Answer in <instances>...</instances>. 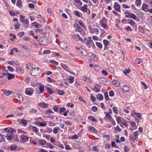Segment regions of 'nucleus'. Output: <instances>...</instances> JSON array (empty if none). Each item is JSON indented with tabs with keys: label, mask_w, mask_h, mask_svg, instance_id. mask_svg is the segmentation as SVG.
<instances>
[{
	"label": "nucleus",
	"mask_w": 152,
	"mask_h": 152,
	"mask_svg": "<svg viewBox=\"0 0 152 152\" xmlns=\"http://www.w3.org/2000/svg\"><path fill=\"white\" fill-rule=\"evenodd\" d=\"M71 37H73L75 39V41H78L80 40L81 41H83V39H82L80 37V36L78 34H72L71 35Z\"/></svg>",
	"instance_id": "obj_4"
},
{
	"label": "nucleus",
	"mask_w": 152,
	"mask_h": 152,
	"mask_svg": "<svg viewBox=\"0 0 152 152\" xmlns=\"http://www.w3.org/2000/svg\"><path fill=\"white\" fill-rule=\"evenodd\" d=\"M37 30H38L39 32L42 34L45 35L47 33L44 32L42 29H37Z\"/></svg>",
	"instance_id": "obj_51"
},
{
	"label": "nucleus",
	"mask_w": 152,
	"mask_h": 152,
	"mask_svg": "<svg viewBox=\"0 0 152 152\" xmlns=\"http://www.w3.org/2000/svg\"><path fill=\"white\" fill-rule=\"evenodd\" d=\"M91 109L94 112H96L98 110V108L96 106H93Z\"/></svg>",
	"instance_id": "obj_61"
},
{
	"label": "nucleus",
	"mask_w": 152,
	"mask_h": 152,
	"mask_svg": "<svg viewBox=\"0 0 152 152\" xmlns=\"http://www.w3.org/2000/svg\"><path fill=\"white\" fill-rule=\"evenodd\" d=\"M130 18H132L133 19H134V20H137L136 19V18H137L136 16L134 14H131V15L130 16Z\"/></svg>",
	"instance_id": "obj_59"
},
{
	"label": "nucleus",
	"mask_w": 152,
	"mask_h": 152,
	"mask_svg": "<svg viewBox=\"0 0 152 152\" xmlns=\"http://www.w3.org/2000/svg\"><path fill=\"white\" fill-rule=\"evenodd\" d=\"M97 99L100 100H102L103 99V97L102 94H97L96 95Z\"/></svg>",
	"instance_id": "obj_18"
},
{
	"label": "nucleus",
	"mask_w": 152,
	"mask_h": 152,
	"mask_svg": "<svg viewBox=\"0 0 152 152\" xmlns=\"http://www.w3.org/2000/svg\"><path fill=\"white\" fill-rule=\"evenodd\" d=\"M10 36L11 37H12V38H11L10 39L11 41H13L14 40L16 39V37L15 36V35L14 34H10Z\"/></svg>",
	"instance_id": "obj_28"
},
{
	"label": "nucleus",
	"mask_w": 152,
	"mask_h": 152,
	"mask_svg": "<svg viewBox=\"0 0 152 152\" xmlns=\"http://www.w3.org/2000/svg\"><path fill=\"white\" fill-rule=\"evenodd\" d=\"M125 16L126 18H130L131 14L128 12H126L125 13Z\"/></svg>",
	"instance_id": "obj_54"
},
{
	"label": "nucleus",
	"mask_w": 152,
	"mask_h": 152,
	"mask_svg": "<svg viewBox=\"0 0 152 152\" xmlns=\"http://www.w3.org/2000/svg\"><path fill=\"white\" fill-rule=\"evenodd\" d=\"M114 92L113 90L110 91L109 92L110 96H114Z\"/></svg>",
	"instance_id": "obj_62"
},
{
	"label": "nucleus",
	"mask_w": 152,
	"mask_h": 152,
	"mask_svg": "<svg viewBox=\"0 0 152 152\" xmlns=\"http://www.w3.org/2000/svg\"><path fill=\"white\" fill-rule=\"evenodd\" d=\"M59 45L61 48L63 49H66L67 47V44L64 42H60Z\"/></svg>",
	"instance_id": "obj_8"
},
{
	"label": "nucleus",
	"mask_w": 152,
	"mask_h": 152,
	"mask_svg": "<svg viewBox=\"0 0 152 152\" xmlns=\"http://www.w3.org/2000/svg\"><path fill=\"white\" fill-rule=\"evenodd\" d=\"M13 133H8L6 136L7 139L8 140H11L13 138Z\"/></svg>",
	"instance_id": "obj_9"
},
{
	"label": "nucleus",
	"mask_w": 152,
	"mask_h": 152,
	"mask_svg": "<svg viewBox=\"0 0 152 152\" xmlns=\"http://www.w3.org/2000/svg\"><path fill=\"white\" fill-rule=\"evenodd\" d=\"M122 89L123 91L127 92H130V87L127 85L123 86L122 87Z\"/></svg>",
	"instance_id": "obj_7"
},
{
	"label": "nucleus",
	"mask_w": 152,
	"mask_h": 152,
	"mask_svg": "<svg viewBox=\"0 0 152 152\" xmlns=\"http://www.w3.org/2000/svg\"><path fill=\"white\" fill-rule=\"evenodd\" d=\"M56 91L59 94L61 95H63L64 94V92L62 90L56 89Z\"/></svg>",
	"instance_id": "obj_22"
},
{
	"label": "nucleus",
	"mask_w": 152,
	"mask_h": 152,
	"mask_svg": "<svg viewBox=\"0 0 152 152\" xmlns=\"http://www.w3.org/2000/svg\"><path fill=\"white\" fill-rule=\"evenodd\" d=\"M38 105L41 107H42L44 108H47L48 106V104L44 102H40L39 103Z\"/></svg>",
	"instance_id": "obj_10"
},
{
	"label": "nucleus",
	"mask_w": 152,
	"mask_h": 152,
	"mask_svg": "<svg viewBox=\"0 0 152 152\" xmlns=\"http://www.w3.org/2000/svg\"><path fill=\"white\" fill-rule=\"evenodd\" d=\"M2 91H3V93L5 94L7 96H9L12 93V91L9 90H2Z\"/></svg>",
	"instance_id": "obj_13"
},
{
	"label": "nucleus",
	"mask_w": 152,
	"mask_h": 152,
	"mask_svg": "<svg viewBox=\"0 0 152 152\" xmlns=\"http://www.w3.org/2000/svg\"><path fill=\"white\" fill-rule=\"evenodd\" d=\"M78 22L79 23V24L80 25V26H81L82 28H84L85 27V25L83 24V23L81 20H79L78 21Z\"/></svg>",
	"instance_id": "obj_49"
},
{
	"label": "nucleus",
	"mask_w": 152,
	"mask_h": 152,
	"mask_svg": "<svg viewBox=\"0 0 152 152\" xmlns=\"http://www.w3.org/2000/svg\"><path fill=\"white\" fill-rule=\"evenodd\" d=\"M39 143L41 145H44L46 144V142L44 140H40L39 141Z\"/></svg>",
	"instance_id": "obj_26"
},
{
	"label": "nucleus",
	"mask_w": 152,
	"mask_h": 152,
	"mask_svg": "<svg viewBox=\"0 0 152 152\" xmlns=\"http://www.w3.org/2000/svg\"><path fill=\"white\" fill-rule=\"evenodd\" d=\"M51 113H54V112H53L52 110L51 109H49L45 111V113L46 115H50Z\"/></svg>",
	"instance_id": "obj_20"
},
{
	"label": "nucleus",
	"mask_w": 152,
	"mask_h": 152,
	"mask_svg": "<svg viewBox=\"0 0 152 152\" xmlns=\"http://www.w3.org/2000/svg\"><path fill=\"white\" fill-rule=\"evenodd\" d=\"M44 86L43 85H41L39 86V89L40 92L39 94H42L44 92Z\"/></svg>",
	"instance_id": "obj_16"
},
{
	"label": "nucleus",
	"mask_w": 152,
	"mask_h": 152,
	"mask_svg": "<svg viewBox=\"0 0 152 152\" xmlns=\"http://www.w3.org/2000/svg\"><path fill=\"white\" fill-rule=\"evenodd\" d=\"M14 26L15 28V29H18L19 28V27L20 26V24L18 22L16 24H15Z\"/></svg>",
	"instance_id": "obj_33"
},
{
	"label": "nucleus",
	"mask_w": 152,
	"mask_h": 152,
	"mask_svg": "<svg viewBox=\"0 0 152 152\" xmlns=\"http://www.w3.org/2000/svg\"><path fill=\"white\" fill-rule=\"evenodd\" d=\"M135 3L137 5H140L141 4V0H136Z\"/></svg>",
	"instance_id": "obj_58"
},
{
	"label": "nucleus",
	"mask_w": 152,
	"mask_h": 152,
	"mask_svg": "<svg viewBox=\"0 0 152 152\" xmlns=\"http://www.w3.org/2000/svg\"><path fill=\"white\" fill-rule=\"evenodd\" d=\"M142 61V59L139 58H137L135 60V63L136 64H139Z\"/></svg>",
	"instance_id": "obj_37"
},
{
	"label": "nucleus",
	"mask_w": 152,
	"mask_h": 152,
	"mask_svg": "<svg viewBox=\"0 0 152 152\" xmlns=\"http://www.w3.org/2000/svg\"><path fill=\"white\" fill-rule=\"evenodd\" d=\"M96 46L100 49H102V44L99 42H96Z\"/></svg>",
	"instance_id": "obj_38"
},
{
	"label": "nucleus",
	"mask_w": 152,
	"mask_h": 152,
	"mask_svg": "<svg viewBox=\"0 0 152 152\" xmlns=\"http://www.w3.org/2000/svg\"><path fill=\"white\" fill-rule=\"evenodd\" d=\"M142 10L145 12H148V6L147 5L144 3L142 5Z\"/></svg>",
	"instance_id": "obj_11"
},
{
	"label": "nucleus",
	"mask_w": 152,
	"mask_h": 152,
	"mask_svg": "<svg viewBox=\"0 0 152 152\" xmlns=\"http://www.w3.org/2000/svg\"><path fill=\"white\" fill-rule=\"evenodd\" d=\"M22 69L21 67L18 66L16 68V71L17 72H20L21 71Z\"/></svg>",
	"instance_id": "obj_55"
},
{
	"label": "nucleus",
	"mask_w": 152,
	"mask_h": 152,
	"mask_svg": "<svg viewBox=\"0 0 152 152\" xmlns=\"http://www.w3.org/2000/svg\"><path fill=\"white\" fill-rule=\"evenodd\" d=\"M87 4H85L84 6L82 7L81 10L83 12H87V10L88 9L87 8Z\"/></svg>",
	"instance_id": "obj_25"
},
{
	"label": "nucleus",
	"mask_w": 152,
	"mask_h": 152,
	"mask_svg": "<svg viewBox=\"0 0 152 152\" xmlns=\"http://www.w3.org/2000/svg\"><path fill=\"white\" fill-rule=\"evenodd\" d=\"M50 62L51 63L56 65H58V63L57 61L54 60H51L50 61Z\"/></svg>",
	"instance_id": "obj_57"
},
{
	"label": "nucleus",
	"mask_w": 152,
	"mask_h": 152,
	"mask_svg": "<svg viewBox=\"0 0 152 152\" xmlns=\"http://www.w3.org/2000/svg\"><path fill=\"white\" fill-rule=\"evenodd\" d=\"M114 8L117 11L120 12L121 11V6L117 2H115L114 4Z\"/></svg>",
	"instance_id": "obj_6"
},
{
	"label": "nucleus",
	"mask_w": 152,
	"mask_h": 152,
	"mask_svg": "<svg viewBox=\"0 0 152 152\" xmlns=\"http://www.w3.org/2000/svg\"><path fill=\"white\" fill-rule=\"evenodd\" d=\"M59 147L61 148L62 149H64V147L62 144L59 142L55 144Z\"/></svg>",
	"instance_id": "obj_32"
},
{
	"label": "nucleus",
	"mask_w": 152,
	"mask_h": 152,
	"mask_svg": "<svg viewBox=\"0 0 152 152\" xmlns=\"http://www.w3.org/2000/svg\"><path fill=\"white\" fill-rule=\"evenodd\" d=\"M103 43L104 45H107L109 44V42L106 39L103 40Z\"/></svg>",
	"instance_id": "obj_45"
},
{
	"label": "nucleus",
	"mask_w": 152,
	"mask_h": 152,
	"mask_svg": "<svg viewBox=\"0 0 152 152\" xmlns=\"http://www.w3.org/2000/svg\"><path fill=\"white\" fill-rule=\"evenodd\" d=\"M9 13L10 15L12 16H15V12L13 10H11V11H10Z\"/></svg>",
	"instance_id": "obj_63"
},
{
	"label": "nucleus",
	"mask_w": 152,
	"mask_h": 152,
	"mask_svg": "<svg viewBox=\"0 0 152 152\" xmlns=\"http://www.w3.org/2000/svg\"><path fill=\"white\" fill-rule=\"evenodd\" d=\"M7 75H8L7 77V78L8 80H10L11 79L15 77V75H14L11 74L7 73Z\"/></svg>",
	"instance_id": "obj_24"
},
{
	"label": "nucleus",
	"mask_w": 152,
	"mask_h": 152,
	"mask_svg": "<svg viewBox=\"0 0 152 152\" xmlns=\"http://www.w3.org/2000/svg\"><path fill=\"white\" fill-rule=\"evenodd\" d=\"M19 99L18 100L19 101H22L23 100V97L20 95L18 94L17 95Z\"/></svg>",
	"instance_id": "obj_52"
},
{
	"label": "nucleus",
	"mask_w": 152,
	"mask_h": 152,
	"mask_svg": "<svg viewBox=\"0 0 152 152\" xmlns=\"http://www.w3.org/2000/svg\"><path fill=\"white\" fill-rule=\"evenodd\" d=\"M88 130L91 132H94L97 133V130L94 127L91 126H88Z\"/></svg>",
	"instance_id": "obj_12"
},
{
	"label": "nucleus",
	"mask_w": 152,
	"mask_h": 152,
	"mask_svg": "<svg viewBox=\"0 0 152 152\" xmlns=\"http://www.w3.org/2000/svg\"><path fill=\"white\" fill-rule=\"evenodd\" d=\"M17 147V146L15 144H12L11 145L10 148L12 150L14 151L15 150Z\"/></svg>",
	"instance_id": "obj_29"
},
{
	"label": "nucleus",
	"mask_w": 152,
	"mask_h": 152,
	"mask_svg": "<svg viewBox=\"0 0 152 152\" xmlns=\"http://www.w3.org/2000/svg\"><path fill=\"white\" fill-rule=\"evenodd\" d=\"M74 13L76 16L80 17V13L79 11H75L74 12Z\"/></svg>",
	"instance_id": "obj_34"
},
{
	"label": "nucleus",
	"mask_w": 152,
	"mask_h": 152,
	"mask_svg": "<svg viewBox=\"0 0 152 152\" xmlns=\"http://www.w3.org/2000/svg\"><path fill=\"white\" fill-rule=\"evenodd\" d=\"M94 68L95 70L99 71L100 70V66L96 65L94 66Z\"/></svg>",
	"instance_id": "obj_46"
},
{
	"label": "nucleus",
	"mask_w": 152,
	"mask_h": 152,
	"mask_svg": "<svg viewBox=\"0 0 152 152\" xmlns=\"http://www.w3.org/2000/svg\"><path fill=\"white\" fill-rule=\"evenodd\" d=\"M42 70L38 67L32 68L30 71L31 75L34 76L39 75L42 72Z\"/></svg>",
	"instance_id": "obj_1"
},
{
	"label": "nucleus",
	"mask_w": 152,
	"mask_h": 152,
	"mask_svg": "<svg viewBox=\"0 0 152 152\" xmlns=\"http://www.w3.org/2000/svg\"><path fill=\"white\" fill-rule=\"evenodd\" d=\"M132 115L134 114L136 117H137L139 118H140L141 117V113H136L135 111L132 112ZM132 116L134 117H135L133 115H132Z\"/></svg>",
	"instance_id": "obj_14"
},
{
	"label": "nucleus",
	"mask_w": 152,
	"mask_h": 152,
	"mask_svg": "<svg viewBox=\"0 0 152 152\" xmlns=\"http://www.w3.org/2000/svg\"><path fill=\"white\" fill-rule=\"evenodd\" d=\"M61 66L64 69H68V67L66 64H64L61 63Z\"/></svg>",
	"instance_id": "obj_44"
},
{
	"label": "nucleus",
	"mask_w": 152,
	"mask_h": 152,
	"mask_svg": "<svg viewBox=\"0 0 152 152\" xmlns=\"http://www.w3.org/2000/svg\"><path fill=\"white\" fill-rule=\"evenodd\" d=\"M145 2L149 4L151 6H152V0H143Z\"/></svg>",
	"instance_id": "obj_47"
},
{
	"label": "nucleus",
	"mask_w": 152,
	"mask_h": 152,
	"mask_svg": "<svg viewBox=\"0 0 152 152\" xmlns=\"http://www.w3.org/2000/svg\"><path fill=\"white\" fill-rule=\"evenodd\" d=\"M20 140L23 142H26L28 141L30 138L29 137L27 136L26 134H23L20 135Z\"/></svg>",
	"instance_id": "obj_3"
},
{
	"label": "nucleus",
	"mask_w": 152,
	"mask_h": 152,
	"mask_svg": "<svg viewBox=\"0 0 152 152\" xmlns=\"http://www.w3.org/2000/svg\"><path fill=\"white\" fill-rule=\"evenodd\" d=\"M92 90L95 91L96 92H99L100 91V89H99L96 86H95L92 88Z\"/></svg>",
	"instance_id": "obj_41"
},
{
	"label": "nucleus",
	"mask_w": 152,
	"mask_h": 152,
	"mask_svg": "<svg viewBox=\"0 0 152 152\" xmlns=\"http://www.w3.org/2000/svg\"><path fill=\"white\" fill-rule=\"evenodd\" d=\"M47 90L48 92L50 94H53V91L51 90V88L49 87H47Z\"/></svg>",
	"instance_id": "obj_56"
},
{
	"label": "nucleus",
	"mask_w": 152,
	"mask_h": 152,
	"mask_svg": "<svg viewBox=\"0 0 152 152\" xmlns=\"http://www.w3.org/2000/svg\"><path fill=\"white\" fill-rule=\"evenodd\" d=\"M53 109L56 112H58L59 110L58 106L57 105L54 106L53 107Z\"/></svg>",
	"instance_id": "obj_39"
},
{
	"label": "nucleus",
	"mask_w": 152,
	"mask_h": 152,
	"mask_svg": "<svg viewBox=\"0 0 152 152\" xmlns=\"http://www.w3.org/2000/svg\"><path fill=\"white\" fill-rule=\"evenodd\" d=\"M100 23H101V26L104 28L106 29H108L109 27L108 25L105 23H103L102 22L100 21Z\"/></svg>",
	"instance_id": "obj_19"
},
{
	"label": "nucleus",
	"mask_w": 152,
	"mask_h": 152,
	"mask_svg": "<svg viewBox=\"0 0 152 152\" xmlns=\"http://www.w3.org/2000/svg\"><path fill=\"white\" fill-rule=\"evenodd\" d=\"M69 80L70 83H72L74 81V77L72 76H70L69 78Z\"/></svg>",
	"instance_id": "obj_60"
},
{
	"label": "nucleus",
	"mask_w": 152,
	"mask_h": 152,
	"mask_svg": "<svg viewBox=\"0 0 152 152\" xmlns=\"http://www.w3.org/2000/svg\"><path fill=\"white\" fill-rule=\"evenodd\" d=\"M104 113H105V117L109 119H111L110 120L112 119V117L111 116V115H110V113H106V112H104Z\"/></svg>",
	"instance_id": "obj_27"
},
{
	"label": "nucleus",
	"mask_w": 152,
	"mask_h": 152,
	"mask_svg": "<svg viewBox=\"0 0 152 152\" xmlns=\"http://www.w3.org/2000/svg\"><path fill=\"white\" fill-rule=\"evenodd\" d=\"M66 110V108L65 107H61L59 109V113L61 114V113L64 112Z\"/></svg>",
	"instance_id": "obj_40"
},
{
	"label": "nucleus",
	"mask_w": 152,
	"mask_h": 152,
	"mask_svg": "<svg viewBox=\"0 0 152 152\" xmlns=\"http://www.w3.org/2000/svg\"><path fill=\"white\" fill-rule=\"evenodd\" d=\"M4 131L8 133H13L14 132L13 128H6L4 129Z\"/></svg>",
	"instance_id": "obj_15"
},
{
	"label": "nucleus",
	"mask_w": 152,
	"mask_h": 152,
	"mask_svg": "<svg viewBox=\"0 0 152 152\" xmlns=\"http://www.w3.org/2000/svg\"><path fill=\"white\" fill-rule=\"evenodd\" d=\"M113 112L115 113L118 114V110L115 107H114L113 108Z\"/></svg>",
	"instance_id": "obj_35"
},
{
	"label": "nucleus",
	"mask_w": 152,
	"mask_h": 152,
	"mask_svg": "<svg viewBox=\"0 0 152 152\" xmlns=\"http://www.w3.org/2000/svg\"><path fill=\"white\" fill-rule=\"evenodd\" d=\"M77 28L79 32H82L84 31V30L82 28H81L80 26L78 25L77 27Z\"/></svg>",
	"instance_id": "obj_48"
},
{
	"label": "nucleus",
	"mask_w": 152,
	"mask_h": 152,
	"mask_svg": "<svg viewBox=\"0 0 152 152\" xmlns=\"http://www.w3.org/2000/svg\"><path fill=\"white\" fill-rule=\"evenodd\" d=\"M79 49H80V51L81 52V53L83 55L86 56V50L84 49L83 48H80Z\"/></svg>",
	"instance_id": "obj_23"
},
{
	"label": "nucleus",
	"mask_w": 152,
	"mask_h": 152,
	"mask_svg": "<svg viewBox=\"0 0 152 152\" xmlns=\"http://www.w3.org/2000/svg\"><path fill=\"white\" fill-rule=\"evenodd\" d=\"M39 42L41 45H46V44H45L44 43L43 40L42 39V38H40L39 40Z\"/></svg>",
	"instance_id": "obj_30"
},
{
	"label": "nucleus",
	"mask_w": 152,
	"mask_h": 152,
	"mask_svg": "<svg viewBox=\"0 0 152 152\" xmlns=\"http://www.w3.org/2000/svg\"><path fill=\"white\" fill-rule=\"evenodd\" d=\"M130 136L129 140H132L134 142H135V140H136V138H135V137H134L132 135H130Z\"/></svg>",
	"instance_id": "obj_42"
},
{
	"label": "nucleus",
	"mask_w": 152,
	"mask_h": 152,
	"mask_svg": "<svg viewBox=\"0 0 152 152\" xmlns=\"http://www.w3.org/2000/svg\"><path fill=\"white\" fill-rule=\"evenodd\" d=\"M32 24L34 26H35V27L37 28H39L40 25L36 22H34Z\"/></svg>",
	"instance_id": "obj_43"
},
{
	"label": "nucleus",
	"mask_w": 152,
	"mask_h": 152,
	"mask_svg": "<svg viewBox=\"0 0 152 152\" xmlns=\"http://www.w3.org/2000/svg\"><path fill=\"white\" fill-rule=\"evenodd\" d=\"M88 119L91 121H92L95 122H97V120L94 117H93V116H89L88 117Z\"/></svg>",
	"instance_id": "obj_17"
},
{
	"label": "nucleus",
	"mask_w": 152,
	"mask_h": 152,
	"mask_svg": "<svg viewBox=\"0 0 152 152\" xmlns=\"http://www.w3.org/2000/svg\"><path fill=\"white\" fill-rule=\"evenodd\" d=\"M26 68L29 69H31L32 68L31 64L29 63H27L26 64Z\"/></svg>",
	"instance_id": "obj_50"
},
{
	"label": "nucleus",
	"mask_w": 152,
	"mask_h": 152,
	"mask_svg": "<svg viewBox=\"0 0 152 152\" xmlns=\"http://www.w3.org/2000/svg\"><path fill=\"white\" fill-rule=\"evenodd\" d=\"M37 124L39 125L40 126H46L47 124L45 123L44 122H40L39 121H37Z\"/></svg>",
	"instance_id": "obj_21"
},
{
	"label": "nucleus",
	"mask_w": 152,
	"mask_h": 152,
	"mask_svg": "<svg viewBox=\"0 0 152 152\" xmlns=\"http://www.w3.org/2000/svg\"><path fill=\"white\" fill-rule=\"evenodd\" d=\"M116 120L118 123H120L121 121V117L120 116H118L116 117Z\"/></svg>",
	"instance_id": "obj_64"
},
{
	"label": "nucleus",
	"mask_w": 152,
	"mask_h": 152,
	"mask_svg": "<svg viewBox=\"0 0 152 152\" xmlns=\"http://www.w3.org/2000/svg\"><path fill=\"white\" fill-rule=\"evenodd\" d=\"M82 42H83V43H85L86 44L87 47L90 48H91V44L93 43V40L92 39L88 40L86 38H85L84 40Z\"/></svg>",
	"instance_id": "obj_2"
},
{
	"label": "nucleus",
	"mask_w": 152,
	"mask_h": 152,
	"mask_svg": "<svg viewBox=\"0 0 152 152\" xmlns=\"http://www.w3.org/2000/svg\"><path fill=\"white\" fill-rule=\"evenodd\" d=\"M129 23L132 26H134L135 24V22L132 20H130L129 21Z\"/></svg>",
	"instance_id": "obj_53"
},
{
	"label": "nucleus",
	"mask_w": 152,
	"mask_h": 152,
	"mask_svg": "<svg viewBox=\"0 0 152 152\" xmlns=\"http://www.w3.org/2000/svg\"><path fill=\"white\" fill-rule=\"evenodd\" d=\"M34 92V90L30 88H27L26 89V94L28 95L31 96Z\"/></svg>",
	"instance_id": "obj_5"
},
{
	"label": "nucleus",
	"mask_w": 152,
	"mask_h": 152,
	"mask_svg": "<svg viewBox=\"0 0 152 152\" xmlns=\"http://www.w3.org/2000/svg\"><path fill=\"white\" fill-rule=\"evenodd\" d=\"M104 98L106 100L108 101L109 100V98L108 96V93L106 92L104 93Z\"/></svg>",
	"instance_id": "obj_31"
},
{
	"label": "nucleus",
	"mask_w": 152,
	"mask_h": 152,
	"mask_svg": "<svg viewBox=\"0 0 152 152\" xmlns=\"http://www.w3.org/2000/svg\"><path fill=\"white\" fill-rule=\"evenodd\" d=\"M20 122L23 125H26L27 124V121L24 119L22 120Z\"/></svg>",
	"instance_id": "obj_36"
}]
</instances>
